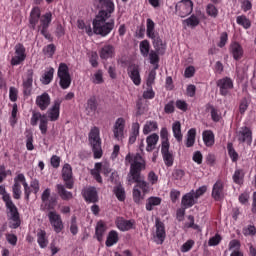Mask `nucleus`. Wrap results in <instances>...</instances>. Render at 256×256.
<instances>
[{
  "label": "nucleus",
  "instance_id": "9b49d317",
  "mask_svg": "<svg viewBox=\"0 0 256 256\" xmlns=\"http://www.w3.org/2000/svg\"><path fill=\"white\" fill-rule=\"evenodd\" d=\"M217 87H219L220 95L227 97L229 91L233 89V80L229 77L221 78L217 81Z\"/></svg>",
  "mask_w": 256,
  "mask_h": 256
},
{
  "label": "nucleus",
  "instance_id": "49530a36",
  "mask_svg": "<svg viewBox=\"0 0 256 256\" xmlns=\"http://www.w3.org/2000/svg\"><path fill=\"white\" fill-rule=\"evenodd\" d=\"M195 135H196L195 129H190L188 131L187 142H186L187 147H193V145H195Z\"/></svg>",
  "mask_w": 256,
  "mask_h": 256
},
{
  "label": "nucleus",
  "instance_id": "473e14b6",
  "mask_svg": "<svg viewBox=\"0 0 256 256\" xmlns=\"http://www.w3.org/2000/svg\"><path fill=\"white\" fill-rule=\"evenodd\" d=\"M105 231H107L105 224L102 221L98 222L96 225L95 235H96V239L99 242L103 241V236L105 235Z\"/></svg>",
  "mask_w": 256,
  "mask_h": 256
},
{
  "label": "nucleus",
  "instance_id": "6e6552de",
  "mask_svg": "<svg viewBox=\"0 0 256 256\" xmlns=\"http://www.w3.org/2000/svg\"><path fill=\"white\" fill-rule=\"evenodd\" d=\"M175 11L178 17H189L193 13V1L181 0L175 6Z\"/></svg>",
  "mask_w": 256,
  "mask_h": 256
},
{
  "label": "nucleus",
  "instance_id": "412c9836",
  "mask_svg": "<svg viewBox=\"0 0 256 256\" xmlns=\"http://www.w3.org/2000/svg\"><path fill=\"white\" fill-rule=\"evenodd\" d=\"M237 139L239 143H247V145H251L253 143V132L249 129H243L237 132Z\"/></svg>",
  "mask_w": 256,
  "mask_h": 256
},
{
  "label": "nucleus",
  "instance_id": "052dcab7",
  "mask_svg": "<svg viewBox=\"0 0 256 256\" xmlns=\"http://www.w3.org/2000/svg\"><path fill=\"white\" fill-rule=\"evenodd\" d=\"M156 75H157V73L155 72V70H152L149 72L147 82H146L147 87H149V88L153 87V83H155Z\"/></svg>",
  "mask_w": 256,
  "mask_h": 256
},
{
  "label": "nucleus",
  "instance_id": "f257e3e1",
  "mask_svg": "<svg viewBox=\"0 0 256 256\" xmlns=\"http://www.w3.org/2000/svg\"><path fill=\"white\" fill-rule=\"evenodd\" d=\"M126 164L130 163V171L127 175V181L129 185H133V183H136L134 187L136 189H142V191L145 193V191H148L149 189V183L145 181V177L141 175L142 171H145V159L141 156V154L137 153L135 156L131 155L129 153L125 157Z\"/></svg>",
  "mask_w": 256,
  "mask_h": 256
},
{
  "label": "nucleus",
  "instance_id": "37998d69",
  "mask_svg": "<svg viewBox=\"0 0 256 256\" xmlns=\"http://www.w3.org/2000/svg\"><path fill=\"white\" fill-rule=\"evenodd\" d=\"M148 55L151 65H156L155 69H157L159 67V52L151 50Z\"/></svg>",
  "mask_w": 256,
  "mask_h": 256
},
{
  "label": "nucleus",
  "instance_id": "aec40b11",
  "mask_svg": "<svg viewBox=\"0 0 256 256\" xmlns=\"http://www.w3.org/2000/svg\"><path fill=\"white\" fill-rule=\"evenodd\" d=\"M156 243L158 245H162L163 241H165L166 233H165V224L161 222L159 219H156Z\"/></svg>",
  "mask_w": 256,
  "mask_h": 256
},
{
  "label": "nucleus",
  "instance_id": "5701e85b",
  "mask_svg": "<svg viewBox=\"0 0 256 256\" xmlns=\"http://www.w3.org/2000/svg\"><path fill=\"white\" fill-rule=\"evenodd\" d=\"M197 203V198L193 194V190L182 197L181 205L184 209H189Z\"/></svg>",
  "mask_w": 256,
  "mask_h": 256
},
{
  "label": "nucleus",
  "instance_id": "13d9d810",
  "mask_svg": "<svg viewBox=\"0 0 256 256\" xmlns=\"http://www.w3.org/2000/svg\"><path fill=\"white\" fill-rule=\"evenodd\" d=\"M14 181H16V183H22L24 190L29 188V184H27L24 174H18L17 177L14 178Z\"/></svg>",
  "mask_w": 256,
  "mask_h": 256
},
{
  "label": "nucleus",
  "instance_id": "2eb2a0df",
  "mask_svg": "<svg viewBox=\"0 0 256 256\" xmlns=\"http://www.w3.org/2000/svg\"><path fill=\"white\" fill-rule=\"evenodd\" d=\"M127 71H128V76L130 77L134 85L136 86L141 85V72L139 70V66L132 64L128 67Z\"/></svg>",
  "mask_w": 256,
  "mask_h": 256
},
{
  "label": "nucleus",
  "instance_id": "f704fd0d",
  "mask_svg": "<svg viewBox=\"0 0 256 256\" xmlns=\"http://www.w3.org/2000/svg\"><path fill=\"white\" fill-rule=\"evenodd\" d=\"M236 23L244 29H251V20L245 15L237 16Z\"/></svg>",
  "mask_w": 256,
  "mask_h": 256
},
{
  "label": "nucleus",
  "instance_id": "bf43d9fd",
  "mask_svg": "<svg viewBox=\"0 0 256 256\" xmlns=\"http://www.w3.org/2000/svg\"><path fill=\"white\" fill-rule=\"evenodd\" d=\"M172 177L173 179H175V181H181L183 177H185V171L181 169H176L173 171Z\"/></svg>",
  "mask_w": 256,
  "mask_h": 256
},
{
  "label": "nucleus",
  "instance_id": "c756f323",
  "mask_svg": "<svg viewBox=\"0 0 256 256\" xmlns=\"http://www.w3.org/2000/svg\"><path fill=\"white\" fill-rule=\"evenodd\" d=\"M203 141L206 147H212V145H215V134H213V131L205 130L203 132Z\"/></svg>",
  "mask_w": 256,
  "mask_h": 256
},
{
  "label": "nucleus",
  "instance_id": "603ef678",
  "mask_svg": "<svg viewBox=\"0 0 256 256\" xmlns=\"http://www.w3.org/2000/svg\"><path fill=\"white\" fill-rule=\"evenodd\" d=\"M206 13L207 15H209V17H217V15H219V10L217 9V7H215V5L213 4H208L206 7Z\"/></svg>",
  "mask_w": 256,
  "mask_h": 256
},
{
  "label": "nucleus",
  "instance_id": "bb28decb",
  "mask_svg": "<svg viewBox=\"0 0 256 256\" xmlns=\"http://www.w3.org/2000/svg\"><path fill=\"white\" fill-rule=\"evenodd\" d=\"M212 197L215 201H219L223 198V183L221 181H217L212 190Z\"/></svg>",
  "mask_w": 256,
  "mask_h": 256
},
{
  "label": "nucleus",
  "instance_id": "864d4df0",
  "mask_svg": "<svg viewBox=\"0 0 256 256\" xmlns=\"http://www.w3.org/2000/svg\"><path fill=\"white\" fill-rule=\"evenodd\" d=\"M17 97H19V90L17 88L11 86L9 88V99L12 101V103H15L17 101Z\"/></svg>",
  "mask_w": 256,
  "mask_h": 256
},
{
  "label": "nucleus",
  "instance_id": "f8f14e48",
  "mask_svg": "<svg viewBox=\"0 0 256 256\" xmlns=\"http://www.w3.org/2000/svg\"><path fill=\"white\" fill-rule=\"evenodd\" d=\"M62 179L65 183L66 189H73V168L70 164H65L62 168Z\"/></svg>",
  "mask_w": 256,
  "mask_h": 256
},
{
  "label": "nucleus",
  "instance_id": "7c9ffc66",
  "mask_svg": "<svg viewBox=\"0 0 256 256\" xmlns=\"http://www.w3.org/2000/svg\"><path fill=\"white\" fill-rule=\"evenodd\" d=\"M37 241L41 249H45L49 245V240H47V232L45 230H39L37 233Z\"/></svg>",
  "mask_w": 256,
  "mask_h": 256
},
{
  "label": "nucleus",
  "instance_id": "58836bf2",
  "mask_svg": "<svg viewBox=\"0 0 256 256\" xmlns=\"http://www.w3.org/2000/svg\"><path fill=\"white\" fill-rule=\"evenodd\" d=\"M184 23L187 25V27L195 29V27H197L201 21L199 20V17L195 16V14H192L189 18L184 20Z\"/></svg>",
  "mask_w": 256,
  "mask_h": 256
},
{
  "label": "nucleus",
  "instance_id": "8fccbe9b",
  "mask_svg": "<svg viewBox=\"0 0 256 256\" xmlns=\"http://www.w3.org/2000/svg\"><path fill=\"white\" fill-rule=\"evenodd\" d=\"M100 169H101V163H96L95 171L92 172V175L98 183H103V179L101 178V170Z\"/></svg>",
  "mask_w": 256,
  "mask_h": 256
},
{
  "label": "nucleus",
  "instance_id": "c85d7f7f",
  "mask_svg": "<svg viewBox=\"0 0 256 256\" xmlns=\"http://www.w3.org/2000/svg\"><path fill=\"white\" fill-rule=\"evenodd\" d=\"M158 141H159V135L152 134L148 136L146 139V143H147L146 151H148V153H151V151H153L157 146Z\"/></svg>",
  "mask_w": 256,
  "mask_h": 256
},
{
  "label": "nucleus",
  "instance_id": "de8ad7c7",
  "mask_svg": "<svg viewBox=\"0 0 256 256\" xmlns=\"http://www.w3.org/2000/svg\"><path fill=\"white\" fill-rule=\"evenodd\" d=\"M12 193L14 199H21V184H19V182L14 181V185L12 186Z\"/></svg>",
  "mask_w": 256,
  "mask_h": 256
},
{
  "label": "nucleus",
  "instance_id": "6ab92c4d",
  "mask_svg": "<svg viewBox=\"0 0 256 256\" xmlns=\"http://www.w3.org/2000/svg\"><path fill=\"white\" fill-rule=\"evenodd\" d=\"M99 55L100 59H104L105 61H107V59H113V57H115V46L111 44L104 45L99 50Z\"/></svg>",
  "mask_w": 256,
  "mask_h": 256
},
{
  "label": "nucleus",
  "instance_id": "393cba45",
  "mask_svg": "<svg viewBox=\"0 0 256 256\" xmlns=\"http://www.w3.org/2000/svg\"><path fill=\"white\" fill-rule=\"evenodd\" d=\"M100 11L104 13H115V2L113 0H99Z\"/></svg>",
  "mask_w": 256,
  "mask_h": 256
},
{
  "label": "nucleus",
  "instance_id": "9d476101",
  "mask_svg": "<svg viewBox=\"0 0 256 256\" xmlns=\"http://www.w3.org/2000/svg\"><path fill=\"white\" fill-rule=\"evenodd\" d=\"M169 141L165 140L162 141V145H161V153H162V157H163V161L165 163L166 167H173V161L175 160L173 157V152L169 151Z\"/></svg>",
  "mask_w": 256,
  "mask_h": 256
},
{
  "label": "nucleus",
  "instance_id": "79ce46f5",
  "mask_svg": "<svg viewBox=\"0 0 256 256\" xmlns=\"http://www.w3.org/2000/svg\"><path fill=\"white\" fill-rule=\"evenodd\" d=\"M25 135H26V149L28 151H33V149H35V146L33 145V132H31L30 130H26Z\"/></svg>",
  "mask_w": 256,
  "mask_h": 256
},
{
  "label": "nucleus",
  "instance_id": "20e7f679",
  "mask_svg": "<svg viewBox=\"0 0 256 256\" xmlns=\"http://www.w3.org/2000/svg\"><path fill=\"white\" fill-rule=\"evenodd\" d=\"M5 205L7 208V217L9 221L10 229H17L21 226V218L19 216V210L13 200L9 196H5Z\"/></svg>",
  "mask_w": 256,
  "mask_h": 256
},
{
  "label": "nucleus",
  "instance_id": "ddd939ff",
  "mask_svg": "<svg viewBox=\"0 0 256 256\" xmlns=\"http://www.w3.org/2000/svg\"><path fill=\"white\" fill-rule=\"evenodd\" d=\"M62 103H63V100H61L59 98L54 100L52 107L49 108L46 113V116L48 117V119L50 121H58L59 120Z\"/></svg>",
  "mask_w": 256,
  "mask_h": 256
},
{
  "label": "nucleus",
  "instance_id": "3c124183",
  "mask_svg": "<svg viewBox=\"0 0 256 256\" xmlns=\"http://www.w3.org/2000/svg\"><path fill=\"white\" fill-rule=\"evenodd\" d=\"M56 47L54 44H48L43 48V53L46 57H53L55 55Z\"/></svg>",
  "mask_w": 256,
  "mask_h": 256
},
{
  "label": "nucleus",
  "instance_id": "f3484780",
  "mask_svg": "<svg viewBox=\"0 0 256 256\" xmlns=\"http://www.w3.org/2000/svg\"><path fill=\"white\" fill-rule=\"evenodd\" d=\"M229 51L235 61H241V59H243L245 52L243 50V46H241L239 42H232L230 44Z\"/></svg>",
  "mask_w": 256,
  "mask_h": 256
},
{
  "label": "nucleus",
  "instance_id": "2f4dec72",
  "mask_svg": "<svg viewBox=\"0 0 256 256\" xmlns=\"http://www.w3.org/2000/svg\"><path fill=\"white\" fill-rule=\"evenodd\" d=\"M119 241V234L117 231L112 230L109 232L107 240H106V247H113Z\"/></svg>",
  "mask_w": 256,
  "mask_h": 256
},
{
  "label": "nucleus",
  "instance_id": "1a4fd4ad",
  "mask_svg": "<svg viewBox=\"0 0 256 256\" xmlns=\"http://www.w3.org/2000/svg\"><path fill=\"white\" fill-rule=\"evenodd\" d=\"M48 219L50 221V225H52L55 233H61L64 229L63 219H61V215L57 213V211L48 212Z\"/></svg>",
  "mask_w": 256,
  "mask_h": 256
},
{
  "label": "nucleus",
  "instance_id": "dca6fc26",
  "mask_svg": "<svg viewBox=\"0 0 256 256\" xmlns=\"http://www.w3.org/2000/svg\"><path fill=\"white\" fill-rule=\"evenodd\" d=\"M36 105L39 107L40 111H47V108L51 105V96H49V93L44 92L37 96Z\"/></svg>",
  "mask_w": 256,
  "mask_h": 256
},
{
  "label": "nucleus",
  "instance_id": "774afa93",
  "mask_svg": "<svg viewBox=\"0 0 256 256\" xmlns=\"http://www.w3.org/2000/svg\"><path fill=\"white\" fill-rule=\"evenodd\" d=\"M244 235H255L256 234V228L253 225H249L247 228L243 229Z\"/></svg>",
  "mask_w": 256,
  "mask_h": 256
},
{
  "label": "nucleus",
  "instance_id": "e2e57ef3",
  "mask_svg": "<svg viewBox=\"0 0 256 256\" xmlns=\"http://www.w3.org/2000/svg\"><path fill=\"white\" fill-rule=\"evenodd\" d=\"M221 243V236L219 234H216L214 237L210 238L208 241V245L210 247H216V245H219Z\"/></svg>",
  "mask_w": 256,
  "mask_h": 256
},
{
  "label": "nucleus",
  "instance_id": "a878e982",
  "mask_svg": "<svg viewBox=\"0 0 256 256\" xmlns=\"http://www.w3.org/2000/svg\"><path fill=\"white\" fill-rule=\"evenodd\" d=\"M56 191L63 201H69V199H73V193L67 191V189H65V185L63 184H57Z\"/></svg>",
  "mask_w": 256,
  "mask_h": 256
},
{
  "label": "nucleus",
  "instance_id": "c03bdc74",
  "mask_svg": "<svg viewBox=\"0 0 256 256\" xmlns=\"http://www.w3.org/2000/svg\"><path fill=\"white\" fill-rule=\"evenodd\" d=\"M210 110L212 121H214V123H219L222 119L221 112H219V110L217 108H214L213 106H210Z\"/></svg>",
  "mask_w": 256,
  "mask_h": 256
},
{
  "label": "nucleus",
  "instance_id": "680f3d73",
  "mask_svg": "<svg viewBox=\"0 0 256 256\" xmlns=\"http://www.w3.org/2000/svg\"><path fill=\"white\" fill-rule=\"evenodd\" d=\"M205 193H207V186H201L196 191L193 190V195L197 201L199 197H201L202 195H205Z\"/></svg>",
  "mask_w": 256,
  "mask_h": 256
},
{
  "label": "nucleus",
  "instance_id": "0e129e2a",
  "mask_svg": "<svg viewBox=\"0 0 256 256\" xmlns=\"http://www.w3.org/2000/svg\"><path fill=\"white\" fill-rule=\"evenodd\" d=\"M133 199L137 204L141 203L143 199V197H141V190L137 187H134L133 189Z\"/></svg>",
  "mask_w": 256,
  "mask_h": 256
},
{
  "label": "nucleus",
  "instance_id": "69168bd1",
  "mask_svg": "<svg viewBox=\"0 0 256 256\" xmlns=\"http://www.w3.org/2000/svg\"><path fill=\"white\" fill-rule=\"evenodd\" d=\"M189 105L184 100H177L176 101V108L180 111H183L184 113L187 111Z\"/></svg>",
  "mask_w": 256,
  "mask_h": 256
},
{
  "label": "nucleus",
  "instance_id": "a19ab883",
  "mask_svg": "<svg viewBox=\"0 0 256 256\" xmlns=\"http://www.w3.org/2000/svg\"><path fill=\"white\" fill-rule=\"evenodd\" d=\"M86 111H89V113H95L97 111V98L95 96L87 100Z\"/></svg>",
  "mask_w": 256,
  "mask_h": 256
},
{
  "label": "nucleus",
  "instance_id": "5fc2aeb1",
  "mask_svg": "<svg viewBox=\"0 0 256 256\" xmlns=\"http://www.w3.org/2000/svg\"><path fill=\"white\" fill-rule=\"evenodd\" d=\"M103 70H97L94 74L93 83L95 85H101L103 83Z\"/></svg>",
  "mask_w": 256,
  "mask_h": 256
},
{
  "label": "nucleus",
  "instance_id": "39448f33",
  "mask_svg": "<svg viewBox=\"0 0 256 256\" xmlns=\"http://www.w3.org/2000/svg\"><path fill=\"white\" fill-rule=\"evenodd\" d=\"M89 144L92 147L94 159H101V157H103V148L101 147V136H99V129H92L90 131Z\"/></svg>",
  "mask_w": 256,
  "mask_h": 256
},
{
  "label": "nucleus",
  "instance_id": "4468645a",
  "mask_svg": "<svg viewBox=\"0 0 256 256\" xmlns=\"http://www.w3.org/2000/svg\"><path fill=\"white\" fill-rule=\"evenodd\" d=\"M22 87L24 95L29 97V95H31V91H33V69L27 70L26 78L23 79Z\"/></svg>",
  "mask_w": 256,
  "mask_h": 256
},
{
  "label": "nucleus",
  "instance_id": "0eeeda50",
  "mask_svg": "<svg viewBox=\"0 0 256 256\" xmlns=\"http://www.w3.org/2000/svg\"><path fill=\"white\" fill-rule=\"evenodd\" d=\"M27 59V49L22 43H18L14 47V56L11 58V65L13 67L21 65Z\"/></svg>",
  "mask_w": 256,
  "mask_h": 256
},
{
  "label": "nucleus",
  "instance_id": "4be33fe9",
  "mask_svg": "<svg viewBox=\"0 0 256 256\" xmlns=\"http://www.w3.org/2000/svg\"><path fill=\"white\" fill-rule=\"evenodd\" d=\"M83 197L88 203H97L99 196L97 195V189L95 187H89L84 190Z\"/></svg>",
  "mask_w": 256,
  "mask_h": 256
},
{
  "label": "nucleus",
  "instance_id": "b1692460",
  "mask_svg": "<svg viewBox=\"0 0 256 256\" xmlns=\"http://www.w3.org/2000/svg\"><path fill=\"white\" fill-rule=\"evenodd\" d=\"M116 225L120 231H129L135 226V220L118 218L116 221Z\"/></svg>",
  "mask_w": 256,
  "mask_h": 256
},
{
  "label": "nucleus",
  "instance_id": "72a5a7b5",
  "mask_svg": "<svg viewBox=\"0 0 256 256\" xmlns=\"http://www.w3.org/2000/svg\"><path fill=\"white\" fill-rule=\"evenodd\" d=\"M139 49L142 57H149V51L151 50V44L149 43V40L141 41Z\"/></svg>",
  "mask_w": 256,
  "mask_h": 256
},
{
  "label": "nucleus",
  "instance_id": "423d86ee",
  "mask_svg": "<svg viewBox=\"0 0 256 256\" xmlns=\"http://www.w3.org/2000/svg\"><path fill=\"white\" fill-rule=\"evenodd\" d=\"M57 75L60 79L61 89H69L71 87V74H69V66L65 63H60Z\"/></svg>",
  "mask_w": 256,
  "mask_h": 256
},
{
  "label": "nucleus",
  "instance_id": "09e8293b",
  "mask_svg": "<svg viewBox=\"0 0 256 256\" xmlns=\"http://www.w3.org/2000/svg\"><path fill=\"white\" fill-rule=\"evenodd\" d=\"M89 63L94 68L99 67V55L97 54L96 51H92L90 53Z\"/></svg>",
  "mask_w": 256,
  "mask_h": 256
},
{
  "label": "nucleus",
  "instance_id": "a211bd4d",
  "mask_svg": "<svg viewBox=\"0 0 256 256\" xmlns=\"http://www.w3.org/2000/svg\"><path fill=\"white\" fill-rule=\"evenodd\" d=\"M148 39H152V45L157 53H160V55H163V53H165L166 46L163 43V39H161V36H159V33L148 36Z\"/></svg>",
  "mask_w": 256,
  "mask_h": 256
},
{
  "label": "nucleus",
  "instance_id": "c9c22d12",
  "mask_svg": "<svg viewBox=\"0 0 256 256\" xmlns=\"http://www.w3.org/2000/svg\"><path fill=\"white\" fill-rule=\"evenodd\" d=\"M55 73V69L50 68L48 71L44 73L42 78L40 79L42 85H49L51 81H53V75Z\"/></svg>",
  "mask_w": 256,
  "mask_h": 256
},
{
  "label": "nucleus",
  "instance_id": "f03ea898",
  "mask_svg": "<svg viewBox=\"0 0 256 256\" xmlns=\"http://www.w3.org/2000/svg\"><path fill=\"white\" fill-rule=\"evenodd\" d=\"M113 12L99 11L92 22L93 33L100 37H107L115 29V19H111ZM107 19H110L107 22Z\"/></svg>",
  "mask_w": 256,
  "mask_h": 256
},
{
  "label": "nucleus",
  "instance_id": "6e6d98bb",
  "mask_svg": "<svg viewBox=\"0 0 256 256\" xmlns=\"http://www.w3.org/2000/svg\"><path fill=\"white\" fill-rule=\"evenodd\" d=\"M233 181H234V183L241 185V183H243V171L236 170L233 175Z\"/></svg>",
  "mask_w": 256,
  "mask_h": 256
},
{
  "label": "nucleus",
  "instance_id": "a18cd8bd",
  "mask_svg": "<svg viewBox=\"0 0 256 256\" xmlns=\"http://www.w3.org/2000/svg\"><path fill=\"white\" fill-rule=\"evenodd\" d=\"M114 194L116 195L118 201H125V189L123 186H116L114 188Z\"/></svg>",
  "mask_w": 256,
  "mask_h": 256
},
{
  "label": "nucleus",
  "instance_id": "cd10ccee",
  "mask_svg": "<svg viewBox=\"0 0 256 256\" xmlns=\"http://www.w3.org/2000/svg\"><path fill=\"white\" fill-rule=\"evenodd\" d=\"M229 249L232 251L230 256H243V252L239 251V249H241V242H239V240H231L229 243Z\"/></svg>",
  "mask_w": 256,
  "mask_h": 256
},
{
  "label": "nucleus",
  "instance_id": "7ed1b4c3",
  "mask_svg": "<svg viewBox=\"0 0 256 256\" xmlns=\"http://www.w3.org/2000/svg\"><path fill=\"white\" fill-rule=\"evenodd\" d=\"M40 21V24L38 25ZM51 21H53V14L51 12H46L41 16V8L39 6H35L32 8L29 17V23L31 29H37L39 31L49 30V25H51Z\"/></svg>",
  "mask_w": 256,
  "mask_h": 256
},
{
  "label": "nucleus",
  "instance_id": "4c0bfd02",
  "mask_svg": "<svg viewBox=\"0 0 256 256\" xmlns=\"http://www.w3.org/2000/svg\"><path fill=\"white\" fill-rule=\"evenodd\" d=\"M157 205H161V198L159 197H150L146 203V210L153 211V207H157Z\"/></svg>",
  "mask_w": 256,
  "mask_h": 256
},
{
  "label": "nucleus",
  "instance_id": "338daca9",
  "mask_svg": "<svg viewBox=\"0 0 256 256\" xmlns=\"http://www.w3.org/2000/svg\"><path fill=\"white\" fill-rule=\"evenodd\" d=\"M195 75V66H188L184 71V77L186 79H191Z\"/></svg>",
  "mask_w": 256,
  "mask_h": 256
},
{
  "label": "nucleus",
  "instance_id": "4d7b16f0",
  "mask_svg": "<svg viewBox=\"0 0 256 256\" xmlns=\"http://www.w3.org/2000/svg\"><path fill=\"white\" fill-rule=\"evenodd\" d=\"M227 41H229V35L227 34V32H223L220 35V41L218 43V47L223 49V47H225V45H227Z\"/></svg>",
  "mask_w": 256,
  "mask_h": 256
},
{
  "label": "nucleus",
  "instance_id": "ea45409f",
  "mask_svg": "<svg viewBox=\"0 0 256 256\" xmlns=\"http://www.w3.org/2000/svg\"><path fill=\"white\" fill-rule=\"evenodd\" d=\"M158 32H155V22L151 20V18H148L146 20V35L147 37H151L153 35H156Z\"/></svg>",
  "mask_w": 256,
  "mask_h": 256
},
{
  "label": "nucleus",
  "instance_id": "e433bc0d",
  "mask_svg": "<svg viewBox=\"0 0 256 256\" xmlns=\"http://www.w3.org/2000/svg\"><path fill=\"white\" fill-rule=\"evenodd\" d=\"M227 151L231 161L233 163H237V161H239V153L235 151V148L233 147V143L229 142L227 144Z\"/></svg>",
  "mask_w": 256,
  "mask_h": 256
}]
</instances>
